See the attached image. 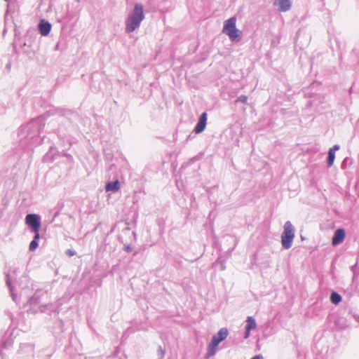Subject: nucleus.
Segmentation results:
<instances>
[{"label": "nucleus", "mask_w": 359, "mask_h": 359, "mask_svg": "<svg viewBox=\"0 0 359 359\" xmlns=\"http://www.w3.org/2000/svg\"><path fill=\"white\" fill-rule=\"evenodd\" d=\"M45 126V118L43 116L32 119L27 124L20 126L18 130L20 145L25 149H32L42 142L39 134Z\"/></svg>", "instance_id": "obj_1"}, {"label": "nucleus", "mask_w": 359, "mask_h": 359, "mask_svg": "<svg viewBox=\"0 0 359 359\" xmlns=\"http://www.w3.org/2000/svg\"><path fill=\"white\" fill-rule=\"evenodd\" d=\"M144 19V8L141 4H136L133 11L126 20V32L131 33L138 28Z\"/></svg>", "instance_id": "obj_2"}, {"label": "nucleus", "mask_w": 359, "mask_h": 359, "mask_svg": "<svg viewBox=\"0 0 359 359\" xmlns=\"http://www.w3.org/2000/svg\"><path fill=\"white\" fill-rule=\"evenodd\" d=\"M295 229L290 221L284 224L283 232L281 235V244L284 249L288 250L292 247L294 238Z\"/></svg>", "instance_id": "obj_3"}, {"label": "nucleus", "mask_w": 359, "mask_h": 359, "mask_svg": "<svg viewBox=\"0 0 359 359\" xmlns=\"http://www.w3.org/2000/svg\"><path fill=\"white\" fill-rule=\"evenodd\" d=\"M236 18L231 17L224 22L222 29V32L226 34L231 41H238L241 38L239 30L236 29Z\"/></svg>", "instance_id": "obj_4"}, {"label": "nucleus", "mask_w": 359, "mask_h": 359, "mask_svg": "<svg viewBox=\"0 0 359 359\" xmlns=\"http://www.w3.org/2000/svg\"><path fill=\"white\" fill-rule=\"evenodd\" d=\"M25 223L33 232L39 231L41 226V217L36 214H28L25 217Z\"/></svg>", "instance_id": "obj_5"}, {"label": "nucleus", "mask_w": 359, "mask_h": 359, "mask_svg": "<svg viewBox=\"0 0 359 359\" xmlns=\"http://www.w3.org/2000/svg\"><path fill=\"white\" fill-rule=\"evenodd\" d=\"M13 339L11 334H5L0 341V356H6L5 351H7L13 345Z\"/></svg>", "instance_id": "obj_6"}, {"label": "nucleus", "mask_w": 359, "mask_h": 359, "mask_svg": "<svg viewBox=\"0 0 359 359\" xmlns=\"http://www.w3.org/2000/svg\"><path fill=\"white\" fill-rule=\"evenodd\" d=\"M18 354L20 358L34 357V345L29 343L22 344L18 350Z\"/></svg>", "instance_id": "obj_7"}, {"label": "nucleus", "mask_w": 359, "mask_h": 359, "mask_svg": "<svg viewBox=\"0 0 359 359\" xmlns=\"http://www.w3.org/2000/svg\"><path fill=\"white\" fill-rule=\"evenodd\" d=\"M48 297L47 292L43 290H38L33 296L29 299V304L31 306H36L40 304L43 300Z\"/></svg>", "instance_id": "obj_8"}, {"label": "nucleus", "mask_w": 359, "mask_h": 359, "mask_svg": "<svg viewBox=\"0 0 359 359\" xmlns=\"http://www.w3.org/2000/svg\"><path fill=\"white\" fill-rule=\"evenodd\" d=\"M15 276H16L15 271H8L6 275V283L9 288L13 300L15 302H17V295L14 292V287L13 285V282L14 279L15 278Z\"/></svg>", "instance_id": "obj_9"}, {"label": "nucleus", "mask_w": 359, "mask_h": 359, "mask_svg": "<svg viewBox=\"0 0 359 359\" xmlns=\"http://www.w3.org/2000/svg\"><path fill=\"white\" fill-rule=\"evenodd\" d=\"M207 117L208 114L206 112L202 113L200 116L199 119L194 130L196 134L201 133L205 130L207 124Z\"/></svg>", "instance_id": "obj_10"}, {"label": "nucleus", "mask_w": 359, "mask_h": 359, "mask_svg": "<svg viewBox=\"0 0 359 359\" xmlns=\"http://www.w3.org/2000/svg\"><path fill=\"white\" fill-rule=\"evenodd\" d=\"M273 5L278 7L279 12H286L290 9L292 1L291 0H275Z\"/></svg>", "instance_id": "obj_11"}, {"label": "nucleus", "mask_w": 359, "mask_h": 359, "mask_svg": "<svg viewBox=\"0 0 359 359\" xmlns=\"http://www.w3.org/2000/svg\"><path fill=\"white\" fill-rule=\"evenodd\" d=\"M345 231L342 229H339L335 231L332 237V243L334 245H337L343 242L345 238Z\"/></svg>", "instance_id": "obj_12"}, {"label": "nucleus", "mask_w": 359, "mask_h": 359, "mask_svg": "<svg viewBox=\"0 0 359 359\" xmlns=\"http://www.w3.org/2000/svg\"><path fill=\"white\" fill-rule=\"evenodd\" d=\"M51 24L44 20H41L39 24V31L42 36H47L51 30Z\"/></svg>", "instance_id": "obj_13"}, {"label": "nucleus", "mask_w": 359, "mask_h": 359, "mask_svg": "<svg viewBox=\"0 0 359 359\" xmlns=\"http://www.w3.org/2000/svg\"><path fill=\"white\" fill-rule=\"evenodd\" d=\"M120 189L119 182L118 180L114 182H108L106 184L105 189L107 191H113L116 192Z\"/></svg>", "instance_id": "obj_14"}, {"label": "nucleus", "mask_w": 359, "mask_h": 359, "mask_svg": "<svg viewBox=\"0 0 359 359\" xmlns=\"http://www.w3.org/2000/svg\"><path fill=\"white\" fill-rule=\"evenodd\" d=\"M229 332L228 330L225 327L221 328L217 334H215L213 337L216 339H219V341L221 342L224 340L228 336Z\"/></svg>", "instance_id": "obj_15"}, {"label": "nucleus", "mask_w": 359, "mask_h": 359, "mask_svg": "<svg viewBox=\"0 0 359 359\" xmlns=\"http://www.w3.org/2000/svg\"><path fill=\"white\" fill-rule=\"evenodd\" d=\"M257 324L255 320L252 316H248L246 320L245 329L252 330L256 328Z\"/></svg>", "instance_id": "obj_16"}, {"label": "nucleus", "mask_w": 359, "mask_h": 359, "mask_svg": "<svg viewBox=\"0 0 359 359\" xmlns=\"http://www.w3.org/2000/svg\"><path fill=\"white\" fill-rule=\"evenodd\" d=\"M330 301L333 304L337 305L341 301V297L337 292H332L330 294Z\"/></svg>", "instance_id": "obj_17"}, {"label": "nucleus", "mask_w": 359, "mask_h": 359, "mask_svg": "<svg viewBox=\"0 0 359 359\" xmlns=\"http://www.w3.org/2000/svg\"><path fill=\"white\" fill-rule=\"evenodd\" d=\"M335 159V153H334L332 150L328 151V156L327 159V167H331Z\"/></svg>", "instance_id": "obj_18"}, {"label": "nucleus", "mask_w": 359, "mask_h": 359, "mask_svg": "<svg viewBox=\"0 0 359 359\" xmlns=\"http://www.w3.org/2000/svg\"><path fill=\"white\" fill-rule=\"evenodd\" d=\"M217 349V346L209 343V344L208 346L207 357L210 358V357L213 356L215 355V353H216Z\"/></svg>", "instance_id": "obj_19"}, {"label": "nucleus", "mask_w": 359, "mask_h": 359, "mask_svg": "<svg viewBox=\"0 0 359 359\" xmlns=\"http://www.w3.org/2000/svg\"><path fill=\"white\" fill-rule=\"evenodd\" d=\"M53 306L52 304H45L39 306V311L41 313H45V312L50 310Z\"/></svg>", "instance_id": "obj_20"}, {"label": "nucleus", "mask_w": 359, "mask_h": 359, "mask_svg": "<svg viewBox=\"0 0 359 359\" xmlns=\"http://www.w3.org/2000/svg\"><path fill=\"white\" fill-rule=\"evenodd\" d=\"M38 245H39L38 241H32L29 244V250H31V251L35 250L37 248Z\"/></svg>", "instance_id": "obj_21"}, {"label": "nucleus", "mask_w": 359, "mask_h": 359, "mask_svg": "<svg viewBox=\"0 0 359 359\" xmlns=\"http://www.w3.org/2000/svg\"><path fill=\"white\" fill-rule=\"evenodd\" d=\"M247 101H248V97L244 95H240L237 100V102H242L244 104L246 103Z\"/></svg>", "instance_id": "obj_22"}, {"label": "nucleus", "mask_w": 359, "mask_h": 359, "mask_svg": "<svg viewBox=\"0 0 359 359\" xmlns=\"http://www.w3.org/2000/svg\"><path fill=\"white\" fill-rule=\"evenodd\" d=\"M54 152H55V149L53 148H50L49 151L44 156V160L48 161V159H49V158H50V156L52 155Z\"/></svg>", "instance_id": "obj_23"}, {"label": "nucleus", "mask_w": 359, "mask_h": 359, "mask_svg": "<svg viewBox=\"0 0 359 359\" xmlns=\"http://www.w3.org/2000/svg\"><path fill=\"white\" fill-rule=\"evenodd\" d=\"M219 343L220 342L219 341V339H216L214 337H212V340L210 342V344H213V345H215L216 346H217Z\"/></svg>", "instance_id": "obj_24"}, {"label": "nucleus", "mask_w": 359, "mask_h": 359, "mask_svg": "<svg viewBox=\"0 0 359 359\" xmlns=\"http://www.w3.org/2000/svg\"><path fill=\"white\" fill-rule=\"evenodd\" d=\"M339 149V145L334 144L332 148H330L329 150H332L334 153H335L336 151Z\"/></svg>", "instance_id": "obj_25"}, {"label": "nucleus", "mask_w": 359, "mask_h": 359, "mask_svg": "<svg viewBox=\"0 0 359 359\" xmlns=\"http://www.w3.org/2000/svg\"><path fill=\"white\" fill-rule=\"evenodd\" d=\"M34 233L35 235H34V239L32 241H38V240L40 238L39 231H36V232H34Z\"/></svg>", "instance_id": "obj_26"}, {"label": "nucleus", "mask_w": 359, "mask_h": 359, "mask_svg": "<svg viewBox=\"0 0 359 359\" xmlns=\"http://www.w3.org/2000/svg\"><path fill=\"white\" fill-rule=\"evenodd\" d=\"M66 253L69 256H74L76 254L75 251L72 250H67Z\"/></svg>", "instance_id": "obj_27"}, {"label": "nucleus", "mask_w": 359, "mask_h": 359, "mask_svg": "<svg viewBox=\"0 0 359 359\" xmlns=\"http://www.w3.org/2000/svg\"><path fill=\"white\" fill-rule=\"evenodd\" d=\"M250 331L251 330H248L245 329V335H244L245 339L248 338V337L250 336Z\"/></svg>", "instance_id": "obj_28"}, {"label": "nucleus", "mask_w": 359, "mask_h": 359, "mask_svg": "<svg viewBox=\"0 0 359 359\" xmlns=\"http://www.w3.org/2000/svg\"><path fill=\"white\" fill-rule=\"evenodd\" d=\"M251 359H263V357L262 355H256L253 356Z\"/></svg>", "instance_id": "obj_29"}, {"label": "nucleus", "mask_w": 359, "mask_h": 359, "mask_svg": "<svg viewBox=\"0 0 359 359\" xmlns=\"http://www.w3.org/2000/svg\"><path fill=\"white\" fill-rule=\"evenodd\" d=\"M159 351L161 353V357L163 358L164 356L163 351L162 350L161 347H159Z\"/></svg>", "instance_id": "obj_30"}, {"label": "nucleus", "mask_w": 359, "mask_h": 359, "mask_svg": "<svg viewBox=\"0 0 359 359\" xmlns=\"http://www.w3.org/2000/svg\"><path fill=\"white\" fill-rule=\"evenodd\" d=\"M126 252H130L132 250V248L130 246H127L126 248Z\"/></svg>", "instance_id": "obj_31"}]
</instances>
